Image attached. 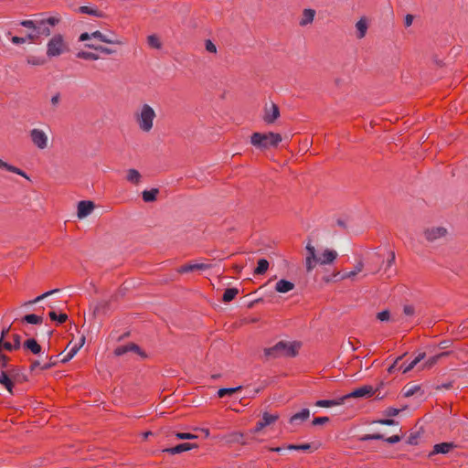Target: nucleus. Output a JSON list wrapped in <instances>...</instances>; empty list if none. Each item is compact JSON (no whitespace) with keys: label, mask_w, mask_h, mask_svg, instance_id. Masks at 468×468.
I'll use <instances>...</instances> for the list:
<instances>
[{"label":"nucleus","mask_w":468,"mask_h":468,"mask_svg":"<svg viewBox=\"0 0 468 468\" xmlns=\"http://www.w3.org/2000/svg\"><path fill=\"white\" fill-rule=\"evenodd\" d=\"M282 142V135L277 133H253L250 144L259 150H266L278 146Z\"/></svg>","instance_id":"f257e3e1"},{"label":"nucleus","mask_w":468,"mask_h":468,"mask_svg":"<svg viewBox=\"0 0 468 468\" xmlns=\"http://www.w3.org/2000/svg\"><path fill=\"white\" fill-rule=\"evenodd\" d=\"M299 348L296 342L280 341L275 346L265 348L264 356L267 358H276L280 356H295Z\"/></svg>","instance_id":"f03ea898"},{"label":"nucleus","mask_w":468,"mask_h":468,"mask_svg":"<svg viewBox=\"0 0 468 468\" xmlns=\"http://www.w3.org/2000/svg\"><path fill=\"white\" fill-rule=\"evenodd\" d=\"M155 116L154 110L149 104H144L141 107L140 112L136 114V122L139 128L144 133L150 132L154 126Z\"/></svg>","instance_id":"7ed1b4c3"},{"label":"nucleus","mask_w":468,"mask_h":468,"mask_svg":"<svg viewBox=\"0 0 468 468\" xmlns=\"http://www.w3.org/2000/svg\"><path fill=\"white\" fill-rule=\"evenodd\" d=\"M68 50V45L61 34H55L47 43V57L55 58Z\"/></svg>","instance_id":"20e7f679"},{"label":"nucleus","mask_w":468,"mask_h":468,"mask_svg":"<svg viewBox=\"0 0 468 468\" xmlns=\"http://www.w3.org/2000/svg\"><path fill=\"white\" fill-rule=\"evenodd\" d=\"M60 22L59 16H49L48 18L38 19L37 26V34L39 37H49L51 35L52 27L57 26Z\"/></svg>","instance_id":"39448f33"},{"label":"nucleus","mask_w":468,"mask_h":468,"mask_svg":"<svg viewBox=\"0 0 468 468\" xmlns=\"http://www.w3.org/2000/svg\"><path fill=\"white\" fill-rule=\"evenodd\" d=\"M425 239L430 243H437L445 239L448 235V229L441 226H433L424 229Z\"/></svg>","instance_id":"423d86ee"},{"label":"nucleus","mask_w":468,"mask_h":468,"mask_svg":"<svg viewBox=\"0 0 468 468\" xmlns=\"http://www.w3.org/2000/svg\"><path fill=\"white\" fill-rule=\"evenodd\" d=\"M30 139L32 143L39 149H45L48 146V135L41 129H32L30 131Z\"/></svg>","instance_id":"0eeeda50"},{"label":"nucleus","mask_w":468,"mask_h":468,"mask_svg":"<svg viewBox=\"0 0 468 468\" xmlns=\"http://www.w3.org/2000/svg\"><path fill=\"white\" fill-rule=\"evenodd\" d=\"M375 389L372 386L364 385L353 390L351 393L345 395L342 397V401L345 402L346 399L350 398H367L374 395Z\"/></svg>","instance_id":"6e6552de"},{"label":"nucleus","mask_w":468,"mask_h":468,"mask_svg":"<svg viewBox=\"0 0 468 468\" xmlns=\"http://www.w3.org/2000/svg\"><path fill=\"white\" fill-rule=\"evenodd\" d=\"M280 116V109L277 104L271 102V107H265L263 121L267 124L273 123Z\"/></svg>","instance_id":"1a4fd4ad"},{"label":"nucleus","mask_w":468,"mask_h":468,"mask_svg":"<svg viewBox=\"0 0 468 468\" xmlns=\"http://www.w3.org/2000/svg\"><path fill=\"white\" fill-rule=\"evenodd\" d=\"M196 448H197V445L195 443L184 442V443H180L175 447L165 448L163 450V452L170 453V454H179L181 452L190 451V450L196 449Z\"/></svg>","instance_id":"9d476101"},{"label":"nucleus","mask_w":468,"mask_h":468,"mask_svg":"<svg viewBox=\"0 0 468 468\" xmlns=\"http://www.w3.org/2000/svg\"><path fill=\"white\" fill-rule=\"evenodd\" d=\"M94 208V204L91 201H80L78 204V218H84L89 216Z\"/></svg>","instance_id":"9b49d317"},{"label":"nucleus","mask_w":468,"mask_h":468,"mask_svg":"<svg viewBox=\"0 0 468 468\" xmlns=\"http://www.w3.org/2000/svg\"><path fill=\"white\" fill-rule=\"evenodd\" d=\"M278 419V415L274 414H269L265 412L262 416L261 420H260L254 429V432H259L261 430H262L265 426H268L271 423H273Z\"/></svg>","instance_id":"f8f14e48"},{"label":"nucleus","mask_w":468,"mask_h":468,"mask_svg":"<svg viewBox=\"0 0 468 468\" xmlns=\"http://www.w3.org/2000/svg\"><path fill=\"white\" fill-rule=\"evenodd\" d=\"M337 257V252L333 250L326 249L317 259V263L322 265L332 263Z\"/></svg>","instance_id":"ddd939ff"},{"label":"nucleus","mask_w":468,"mask_h":468,"mask_svg":"<svg viewBox=\"0 0 468 468\" xmlns=\"http://www.w3.org/2000/svg\"><path fill=\"white\" fill-rule=\"evenodd\" d=\"M209 268H210V265L206 264V263L186 264V265L181 266L178 269V272L186 273V272H190V271H206Z\"/></svg>","instance_id":"4468645a"},{"label":"nucleus","mask_w":468,"mask_h":468,"mask_svg":"<svg viewBox=\"0 0 468 468\" xmlns=\"http://www.w3.org/2000/svg\"><path fill=\"white\" fill-rule=\"evenodd\" d=\"M294 289V283L290 281L282 279L275 284V291L280 293H286Z\"/></svg>","instance_id":"2eb2a0df"},{"label":"nucleus","mask_w":468,"mask_h":468,"mask_svg":"<svg viewBox=\"0 0 468 468\" xmlns=\"http://www.w3.org/2000/svg\"><path fill=\"white\" fill-rule=\"evenodd\" d=\"M455 447V445L452 443V442H441V443H438V444H435L433 446V451L431 452L430 455H432V454H438V453H441V454H446L448 453L452 449H453Z\"/></svg>","instance_id":"dca6fc26"},{"label":"nucleus","mask_w":468,"mask_h":468,"mask_svg":"<svg viewBox=\"0 0 468 468\" xmlns=\"http://www.w3.org/2000/svg\"><path fill=\"white\" fill-rule=\"evenodd\" d=\"M85 337L82 336L80 340L79 344H76L74 346H72L69 351L62 357L61 362L67 363L71 358L74 357V356L78 353V351L80 349V347L84 345Z\"/></svg>","instance_id":"f3484780"},{"label":"nucleus","mask_w":468,"mask_h":468,"mask_svg":"<svg viewBox=\"0 0 468 468\" xmlns=\"http://www.w3.org/2000/svg\"><path fill=\"white\" fill-rule=\"evenodd\" d=\"M0 169H2L4 171H6V172H10V173L16 174L17 176H27L20 168L16 167L14 165H12L3 161L2 159H0Z\"/></svg>","instance_id":"a211bd4d"},{"label":"nucleus","mask_w":468,"mask_h":468,"mask_svg":"<svg viewBox=\"0 0 468 468\" xmlns=\"http://www.w3.org/2000/svg\"><path fill=\"white\" fill-rule=\"evenodd\" d=\"M23 346H24V348L31 351L35 355L41 353L42 348H41L40 345L34 338L27 339L24 343Z\"/></svg>","instance_id":"6ab92c4d"},{"label":"nucleus","mask_w":468,"mask_h":468,"mask_svg":"<svg viewBox=\"0 0 468 468\" xmlns=\"http://www.w3.org/2000/svg\"><path fill=\"white\" fill-rule=\"evenodd\" d=\"M310 417V410L308 409H303L300 412L293 414L290 418V423L294 424L297 421L306 420Z\"/></svg>","instance_id":"aec40b11"},{"label":"nucleus","mask_w":468,"mask_h":468,"mask_svg":"<svg viewBox=\"0 0 468 468\" xmlns=\"http://www.w3.org/2000/svg\"><path fill=\"white\" fill-rule=\"evenodd\" d=\"M0 384H2L9 393H12L13 381L10 376L4 370L0 371Z\"/></svg>","instance_id":"412c9836"},{"label":"nucleus","mask_w":468,"mask_h":468,"mask_svg":"<svg viewBox=\"0 0 468 468\" xmlns=\"http://www.w3.org/2000/svg\"><path fill=\"white\" fill-rule=\"evenodd\" d=\"M243 433L241 432H232L227 436L224 437L225 441L227 443H241V444H244L245 442L243 441Z\"/></svg>","instance_id":"4be33fe9"},{"label":"nucleus","mask_w":468,"mask_h":468,"mask_svg":"<svg viewBox=\"0 0 468 468\" xmlns=\"http://www.w3.org/2000/svg\"><path fill=\"white\" fill-rule=\"evenodd\" d=\"M343 403H344V401H342V397H341L339 399H321V400H317L315 402V405L317 407H321V408H329V407H333V406L341 405Z\"/></svg>","instance_id":"5701e85b"},{"label":"nucleus","mask_w":468,"mask_h":468,"mask_svg":"<svg viewBox=\"0 0 468 468\" xmlns=\"http://www.w3.org/2000/svg\"><path fill=\"white\" fill-rule=\"evenodd\" d=\"M314 15H315L314 10L310 9V8L304 9V11L303 13V17L300 21V25L306 26V25L312 23L314 20Z\"/></svg>","instance_id":"b1692460"},{"label":"nucleus","mask_w":468,"mask_h":468,"mask_svg":"<svg viewBox=\"0 0 468 468\" xmlns=\"http://www.w3.org/2000/svg\"><path fill=\"white\" fill-rule=\"evenodd\" d=\"M91 37L93 38L99 39L101 42L108 43V44H119L120 43V41L108 37L106 35L102 34L99 30L92 32Z\"/></svg>","instance_id":"393cba45"},{"label":"nucleus","mask_w":468,"mask_h":468,"mask_svg":"<svg viewBox=\"0 0 468 468\" xmlns=\"http://www.w3.org/2000/svg\"><path fill=\"white\" fill-rule=\"evenodd\" d=\"M159 193L158 188H152L150 190H144L142 193V197L144 202H153L156 199V196Z\"/></svg>","instance_id":"a878e982"},{"label":"nucleus","mask_w":468,"mask_h":468,"mask_svg":"<svg viewBox=\"0 0 468 468\" xmlns=\"http://www.w3.org/2000/svg\"><path fill=\"white\" fill-rule=\"evenodd\" d=\"M425 357V353H420L418 355V356H416L409 365H407L406 367H400V368H402V372L405 374V373H408L410 372L411 369H413L422 359H424Z\"/></svg>","instance_id":"bb28decb"},{"label":"nucleus","mask_w":468,"mask_h":468,"mask_svg":"<svg viewBox=\"0 0 468 468\" xmlns=\"http://www.w3.org/2000/svg\"><path fill=\"white\" fill-rule=\"evenodd\" d=\"M356 27L357 30V37L362 38L365 37L367 30V23L365 18H361L356 24Z\"/></svg>","instance_id":"cd10ccee"},{"label":"nucleus","mask_w":468,"mask_h":468,"mask_svg":"<svg viewBox=\"0 0 468 468\" xmlns=\"http://www.w3.org/2000/svg\"><path fill=\"white\" fill-rule=\"evenodd\" d=\"M420 389V386L417 384L409 383L407 384L403 390H404V396L405 397H411L414 394H416Z\"/></svg>","instance_id":"c85d7f7f"},{"label":"nucleus","mask_w":468,"mask_h":468,"mask_svg":"<svg viewBox=\"0 0 468 468\" xmlns=\"http://www.w3.org/2000/svg\"><path fill=\"white\" fill-rule=\"evenodd\" d=\"M239 294V290L237 288H228L223 294L222 300L225 303H229L232 301Z\"/></svg>","instance_id":"c756f323"},{"label":"nucleus","mask_w":468,"mask_h":468,"mask_svg":"<svg viewBox=\"0 0 468 468\" xmlns=\"http://www.w3.org/2000/svg\"><path fill=\"white\" fill-rule=\"evenodd\" d=\"M269 268V261L265 259H261L258 261V266L254 271V273L257 275L264 274Z\"/></svg>","instance_id":"7c9ffc66"},{"label":"nucleus","mask_w":468,"mask_h":468,"mask_svg":"<svg viewBox=\"0 0 468 468\" xmlns=\"http://www.w3.org/2000/svg\"><path fill=\"white\" fill-rule=\"evenodd\" d=\"M76 57L79 58L86 59V60H97L100 58L99 55L90 51H79L76 54Z\"/></svg>","instance_id":"2f4dec72"},{"label":"nucleus","mask_w":468,"mask_h":468,"mask_svg":"<svg viewBox=\"0 0 468 468\" xmlns=\"http://www.w3.org/2000/svg\"><path fill=\"white\" fill-rule=\"evenodd\" d=\"M448 353L447 352H442L439 355H436V356H431L430 358L427 359V361L424 363V365L422 366V368H430L433 365H435L438 360L442 357V356H447Z\"/></svg>","instance_id":"473e14b6"},{"label":"nucleus","mask_w":468,"mask_h":468,"mask_svg":"<svg viewBox=\"0 0 468 468\" xmlns=\"http://www.w3.org/2000/svg\"><path fill=\"white\" fill-rule=\"evenodd\" d=\"M79 12L81 13V14L90 15V16H96V17H101L102 16V14H101V11H99L97 9H93V8L86 6V5L80 6L79 8Z\"/></svg>","instance_id":"72a5a7b5"},{"label":"nucleus","mask_w":468,"mask_h":468,"mask_svg":"<svg viewBox=\"0 0 468 468\" xmlns=\"http://www.w3.org/2000/svg\"><path fill=\"white\" fill-rule=\"evenodd\" d=\"M241 388H242L241 386H239V387H236V388H219L218 390V396L219 398H223V397H225L227 395H232L235 392L239 391Z\"/></svg>","instance_id":"f704fd0d"},{"label":"nucleus","mask_w":468,"mask_h":468,"mask_svg":"<svg viewBox=\"0 0 468 468\" xmlns=\"http://www.w3.org/2000/svg\"><path fill=\"white\" fill-rule=\"evenodd\" d=\"M364 264L362 261L357 262V264L355 266L354 270L344 273L343 279H351L355 277L357 273H359L363 270Z\"/></svg>","instance_id":"c9c22d12"},{"label":"nucleus","mask_w":468,"mask_h":468,"mask_svg":"<svg viewBox=\"0 0 468 468\" xmlns=\"http://www.w3.org/2000/svg\"><path fill=\"white\" fill-rule=\"evenodd\" d=\"M59 292V289H54V290H51V291H48V292H46L45 293L37 296V298H35L34 300L32 301H29L28 303H27L26 304H34V303H37L44 299H46L47 297L50 296V295H53L54 293L56 292Z\"/></svg>","instance_id":"e433bc0d"},{"label":"nucleus","mask_w":468,"mask_h":468,"mask_svg":"<svg viewBox=\"0 0 468 468\" xmlns=\"http://www.w3.org/2000/svg\"><path fill=\"white\" fill-rule=\"evenodd\" d=\"M85 46L87 48H92V49H95V50L100 51L101 53L108 54V55L112 54V53L115 52V50H113L112 48H106V47H103V46H100V45L99 46H95L93 44H89L88 43Z\"/></svg>","instance_id":"4c0bfd02"},{"label":"nucleus","mask_w":468,"mask_h":468,"mask_svg":"<svg viewBox=\"0 0 468 468\" xmlns=\"http://www.w3.org/2000/svg\"><path fill=\"white\" fill-rule=\"evenodd\" d=\"M48 315L52 321H57L59 324H62L68 320V315L66 314H60L58 315L55 311L49 312Z\"/></svg>","instance_id":"58836bf2"},{"label":"nucleus","mask_w":468,"mask_h":468,"mask_svg":"<svg viewBox=\"0 0 468 468\" xmlns=\"http://www.w3.org/2000/svg\"><path fill=\"white\" fill-rule=\"evenodd\" d=\"M46 61V58L43 57L32 56L27 58V63L32 66H42Z\"/></svg>","instance_id":"ea45409f"},{"label":"nucleus","mask_w":468,"mask_h":468,"mask_svg":"<svg viewBox=\"0 0 468 468\" xmlns=\"http://www.w3.org/2000/svg\"><path fill=\"white\" fill-rule=\"evenodd\" d=\"M23 320L32 324H41L43 321L41 316L36 314H27L24 316Z\"/></svg>","instance_id":"a19ab883"},{"label":"nucleus","mask_w":468,"mask_h":468,"mask_svg":"<svg viewBox=\"0 0 468 468\" xmlns=\"http://www.w3.org/2000/svg\"><path fill=\"white\" fill-rule=\"evenodd\" d=\"M307 256L306 259L315 260L317 261L318 257L316 256L315 248L312 244L311 240L306 244Z\"/></svg>","instance_id":"79ce46f5"},{"label":"nucleus","mask_w":468,"mask_h":468,"mask_svg":"<svg viewBox=\"0 0 468 468\" xmlns=\"http://www.w3.org/2000/svg\"><path fill=\"white\" fill-rule=\"evenodd\" d=\"M37 22H38V20H31V19L21 20L19 22V25L21 27L32 29V31H36L37 26Z\"/></svg>","instance_id":"37998d69"},{"label":"nucleus","mask_w":468,"mask_h":468,"mask_svg":"<svg viewBox=\"0 0 468 468\" xmlns=\"http://www.w3.org/2000/svg\"><path fill=\"white\" fill-rule=\"evenodd\" d=\"M147 43L150 47L157 49L161 48L162 46L159 38L155 35H150L147 38Z\"/></svg>","instance_id":"c03bdc74"},{"label":"nucleus","mask_w":468,"mask_h":468,"mask_svg":"<svg viewBox=\"0 0 468 468\" xmlns=\"http://www.w3.org/2000/svg\"><path fill=\"white\" fill-rule=\"evenodd\" d=\"M176 437L179 440H193L197 438V435L189 432H176Z\"/></svg>","instance_id":"a18cd8bd"},{"label":"nucleus","mask_w":468,"mask_h":468,"mask_svg":"<svg viewBox=\"0 0 468 468\" xmlns=\"http://www.w3.org/2000/svg\"><path fill=\"white\" fill-rule=\"evenodd\" d=\"M377 318L381 322H388L391 319L390 313L388 310H384L377 314Z\"/></svg>","instance_id":"49530a36"},{"label":"nucleus","mask_w":468,"mask_h":468,"mask_svg":"<svg viewBox=\"0 0 468 468\" xmlns=\"http://www.w3.org/2000/svg\"><path fill=\"white\" fill-rule=\"evenodd\" d=\"M399 411H400V410H399L397 408L389 407L384 410L383 414L387 417H394V416H397L399 413Z\"/></svg>","instance_id":"de8ad7c7"},{"label":"nucleus","mask_w":468,"mask_h":468,"mask_svg":"<svg viewBox=\"0 0 468 468\" xmlns=\"http://www.w3.org/2000/svg\"><path fill=\"white\" fill-rule=\"evenodd\" d=\"M127 346H128V352L133 351V352L139 354L141 356L145 357V354L140 349V347L137 345L131 343V344H128Z\"/></svg>","instance_id":"09e8293b"},{"label":"nucleus","mask_w":468,"mask_h":468,"mask_svg":"<svg viewBox=\"0 0 468 468\" xmlns=\"http://www.w3.org/2000/svg\"><path fill=\"white\" fill-rule=\"evenodd\" d=\"M383 439H384V436L382 434H379V433L367 434V435H364L363 437L360 438L361 441L383 440Z\"/></svg>","instance_id":"8fccbe9b"},{"label":"nucleus","mask_w":468,"mask_h":468,"mask_svg":"<svg viewBox=\"0 0 468 468\" xmlns=\"http://www.w3.org/2000/svg\"><path fill=\"white\" fill-rule=\"evenodd\" d=\"M395 253L392 251L390 252L389 258L388 259L386 262V267L384 269V272L388 273V269L395 263Z\"/></svg>","instance_id":"3c124183"},{"label":"nucleus","mask_w":468,"mask_h":468,"mask_svg":"<svg viewBox=\"0 0 468 468\" xmlns=\"http://www.w3.org/2000/svg\"><path fill=\"white\" fill-rule=\"evenodd\" d=\"M311 448V445L309 443L300 444V445H294L291 444L288 446L289 450H303L307 451Z\"/></svg>","instance_id":"603ef678"},{"label":"nucleus","mask_w":468,"mask_h":468,"mask_svg":"<svg viewBox=\"0 0 468 468\" xmlns=\"http://www.w3.org/2000/svg\"><path fill=\"white\" fill-rule=\"evenodd\" d=\"M205 47L206 49L210 53L217 52L216 45L210 39L206 40Z\"/></svg>","instance_id":"864d4df0"},{"label":"nucleus","mask_w":468,"mask_h":468,"mask_svg":"<svg viewBox=\"0 0 468 468\" xmlns=\"http://www.w3.org/2000/svg\"><path fill=\"white\" fill-rule=\"evenodd\" d=\"M329 421L328 417H318L313 420V425H324Z\"/></svg>","instance_id":"5fc2aeb1"},{"label":"nucleus","mask_w":468,"mask_h":468,"mask_svg":"<svg viewBox=\"0 0 468 468\" xmlns=\"http://www.w3.org/2000/svg\"><path fill=\"white\" fill-rule=\"evenodd\" d=\"M47 358H48V362H47L41 366V369H43V370L48 369L56 365V360L54 359L53 356H50V357L47 356Z\"/></svg>","instance_id":"6e6d98bb"},{"label":"nucleus","mask_w":468,"mask_h":468,"mask_svg":"<svg viewBox=\"0 0 468 468\" xmlns=\"http://www.w3.org/2000/svg\"><path fill=\"white\" fill-rule=\"evenodd\" d=\"M128 352V346L127 345L125 346H118L115 350H114V354L115 356H122L124 354H126Z\"/></svg>","instance_id":"4d7b16f0"},{"label":"nucleus","mask_w":468,"mask_h":468,"mask_svg":"<svg viewBox=\"0 0 468 468\" xmlns=\"http://www.w3.org/2000/svg\"><path fill=\"white\" fill-rule=\"evenodd\" d=\"M315 263H317L315 260L305 259L306 271L311 272L314 270Z\"/></svg>","instance_id":"13d9d810"},{"label":"nucleus","mask_w":468,"mask_h":468,"mask_svg":"<svg viewBox=\"0 0 468 468\" xmlns=\"http://www.w3.org/2000/svg\"><path fill=\"white\" fill-rule=\"evenodd\" d=\"M378 423L381 424V425H388V426H390V425H397L398 422L395 421L394 420L392 419H383V420H377Z\"/></svg>","instance_id":"bf43d9fd"},{"label":"nucleus","mask_w":468,"mask_h":468,"mask_svg":"<svg viewBox=\"0 0 468 468\" xmlns=\"http://www.w3.org/2000/svg\"><path fill=\"white\" fill-rule=\"evenodd\" d=\"M11 42L15 45H21L27 42V38H24V37H12Z\"/></svg>","instance_id":"052dcab7"},{"label":"nucleus","mask_w":468,"mask_h":468,"mask_svg":"<svg viewBox=\"0 0 468 468\" xmlns=\"http://www.w3.org/2000/svg\"><path fill=\"white\" fill-rule=\"evenodd\" d=\"M13 340H14V344H13L14 349H18L21 346V337H20V335H13Z\"/></svg>","instance_id":"680f3d73"},{"label":"nucleus","mask_w":468,"mask_h":468,"mask_svg":"<svg viewBox=\"0 0 468 468\" xmlns=\"http://www.w3.org/2000/svg\"><path fill=\"white\" fill-rule=\"evenodd\" d=\"M402 358V356H399L397 357L394 362L389 366V367L388 368V372L389 374H392L395 370H396V367H397V365L399 363V361Z\"/></svg>","instance_id":"e2e57ef3"},{"label":"nucleus","mask_w":468,"mask_h":468,"mask_svg":"<svg viewBox=\"0 0 468 468\" xmlns=\"http://www.w3.org/2000/svg\"><path fill=\"white\" fill-rule=\"evenodd\" d=\"M388 443H397L401 440V437L399 435H393L391 437L384 439Z\"/></svg>","instance_id":"0e129e2a"},{"label":"nucleus","mask_w":468,"mask_h":468,"mask_svg":"<svg viewBox=\"0 0 468 468\" xmlns=\"http://www.w3.org/2000/svg\"><path fill=\"white\" fill-rule=\"evenodd\" d=\"M403 313L408 316H411L414 314V307L411 305H405L403 307Z\"/></svg>","instance_id":"69168bd1"},{"label":"nucleus","mask_w":468,"mask_h":468,"mask_svg":"<svg viewBox=\"0 0 468 468\" xmlns=\"http://www.w3.org/2000/svg\"><path fill=\"white\" fill-rule=\"evenodd\" d=\"M38 37L37 31H32L28 33L24 38H27V41L34 42Z\"/></svg>","instance_id":"338daca9"},{"label":"nucleus","mask_w":468,"mask_h":468,"mask_svg":"<svg viewBox=\"0 0 468 468\" xmlns=\"http://www.w3.org/2000/svg\"><path fill=\"white\" fill-rule=\"evenodd\" d=\"M8 357L0 352V367L4 368L7 367Z\"/></svg>","instance_id":"774afa93"}]
</instances>
